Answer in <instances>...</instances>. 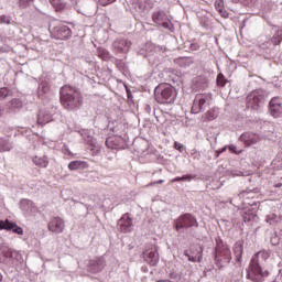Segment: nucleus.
<instances>
[{"label": "nucleus", "mask_w": 282, "mask_h": 282, "mask_svg": "<svg viewBox=\"0 0 282 282\" xmlns=\"http://www.w3.org/2000/svg\"><path fill=\"white\" fill-rule=\"evenodd\" d=\"M59 101L64 109L73 111L83 105V94L78 88L65 85L59 90Z\"/></svg>", "instance_id": "obj_1"}, {"label": "nucleus", "mask_w": 282, "mask_h": 282, "mask_svg": "<svg viewBox=\"0 0 282 282\" xmlns=\"http://www.w3.org/2000/svg\"><path fill=\"white\" fill-rule=\"evenodd\" d=\"M154 97L159 105H173L177 98V91L173 86L165 84L155 89Z\"/></svg>", "instance_id": "obj_2"}, {"label": "nucleus", "mask_w": 282, "mask_h": 282, "mask_svg": "<svg viewBox=\"0 0 282 282\" xmlns=\"http://www.w3.org/2000/svg\"><path fill=\"white\" fill-rule=\"evenodd\" d=\"M267 276H270V272L261 268L257 257H252L247 269V279L253 282H263L265 281Z\"/></svg>", "instance_id": "obj_3"}, {"label": "nucleus", "mask_w": 282, "mask_h": 282, "mask_svg": "<svg viewBox=\"0 0 282 282\" xmlns=\"http://www.w3.org/2000/svg\"><path fill=\"white\" fill-rule=\"evenodd\" d=\"M232 259V253L230 252V248H228L224 243H217L216 253H215V263L217 268H224L228 265Z\"/></svg>", "instance_id": "obj_4"}, {"label": "nucleus", "mask_w": 282, "mask_h": 282, "mask_svg": "<svg viewBox=\"0 0 282 282\" xmlns=\"http://www.w3.org/2000/svg\"><path fill=\"white\" fill-rule=\"evenodd\" d=\"M198 226L197 218L191 214H184L174 221V228L177 231L182 230V228H197Z\"/></svg>", "instance_id": "obj_5"}, {"label": "nucleus", "mask_w": 282, "mask_h": 282, "mask_svg": "<svg viewBox=\"0 0 282 282\" xmlns=\"http://www.w3.org/2000/svg\"><path fill=\"white\" fill-rule=\"evenodd\" d=\"M51 36L57 41H67L72 39V29L65 24H57L51 29Z\"/></svg>", "instance_id": "obj_6"}, {"label": "nucleus", "mask_w": 282, "mask_h": 282, "mask_svg": "<svg viewBox=\"0 0 282 282\" xmlns=\"http://www.w3.org/2000/svg\"><path fill=\"white\" fill-rule=\"evenodd\" d=\"M264 99H265V97L263 96V93H261L259 90H254V91L250 93L247 96L248 109H253L257 111V109H259V107H261Z\"/></svg>", "instance_id": "obj_7"}, {"label": "nucleus", "mask_w": 282, "mask_h": 282, "mask_svg": "<svg viewBox=\"0 0 282 282\" xmlns=\"http://www.w3.org/2000/svg\"><path fill=\"white\" fill-rule=\"evenodd\" d=\"M47 230L54 235H61L65 231V219L59 216H54L47 224Z\"/></svg>", "instance_id": "obj_8"}, {"label": "nucleus", "mask_w": 282, "mask_h": 282, "mask_svg": "<svg viewBox=\"0 0 282 282\" xmlns=\"http://www.w3.org/2000/svg\"><path fill=\"white\" fill-rule=\"evenodd\" d=\"M240 142H243L246 147H252L261 142V135L254 132H245L240 135Z\"/></svg>", "instance_id": "obj_9"}, {"label": "nucleus", "mask_w": 282, "mask_h": 282, "mask_svg": "<svg viewBox=\"0 0 282 282\" xmlns=\"http://www.w3.org/2000/svg\"><path fill=\"white\" fill-rule=\"evenodd\" d=\"M269 111L273 118H281L282 113V104L281 99L273 97L269 102Z\"/></svg>", "instance_id": "obj_10"}, {"label": "nucleus", "mask_w": 282, "mask_h": 282, "mask_svg": "<svg viewBox=\"0 0 282 282\" xmlns=\"http://www.w3.org/2000/svg\"><path fill=\"white\" fill-rule=\"evenodd\" d=\"M208 87V79L204 75H198L192 79V89L194 91H202Z\"/></svg>", "instance_id": "obj_11"}, {"label": "nucleus", "mask_w": 282, "mask_h": 282, "mask_svg": "<svg viewBox=\"0 0 282 282\" xmlns=\"http://www.w3.org/2000/svg\"><path fill=\"white\" fill-rule=\"evenodd\" d=\"M0 230H12L15 235H23V228H21L17 223L7 220H0Z\"/></svg>", "instance_id": "obj_12"}, {"label": "nucleus", "mask_w": 282, "mask_h": 282, "mask_svg": "<svg viewBox=\"0 0 282 282\" xmlns=\"http://www.w3.org/2000/svg\"><path fill=\"white\" fill-rule=\"evenodd\" d=\"M119 230L121 232H131V226H133V220L129 216V214H124L119 220H118Z\"/></svg>", "instance_id": "obj_13"}, {"label": "nucleus", "mask_w": 282, "mask_h": 282, "mask_svg": "<svg viewBox=\"0 0 282 282\" xmlns=\"http://www.w3.org/2000/svg\"><path fill=\"white\" fill-rule=\"evenodd\" d=\"M129 47H131V43L128 40H118L113 42V50L117 54L129 52Z\"/></svg>", "instance_id": "obj_14"}, {"label": "nucleus", "mask_w": 282, "mask_h": 282, "mask_svg": "<svg viewBox=\"0 0 282 282\" xmlns=\"http://www.w3.org/2000/svg\"><path fill=\"white\" fill-rule=\"evenodd\" d=\"M166 19H167L166 13L162 11H156L152 14L153 23H156V25H163V28L169 26V23L164 22L166 21Z\"/></svg>", "instance_id": "obj_15"}, {"label": "nucleus", "mask_w": 282, "mask_h": 282, "mask_svg": "<svg viewBox=\"0 0 282 282\" xmlns=\"http://www.w3.org/2000/svg\"><path fill=\"white\" fill-rule=\"evenodd\" d=\"M144 260L147 261V263H149V265L155 267L160 261V256L155 251H145Z\"/></svg>", "instance_id": "obj_16"}, {"label": "nucleus", "mask_w": 282, "mask_h": 282, "mask_svg": "<svg viewBox=\"0 0 282 282\" xmlns=\"http://www.w3.org/2000/svg\"><path fill=\"white\" fill-rule=\"evenodd\" d=\"M196 256H189L188 254V250H185L184 251V254L187 257L188 261H191L192 263H202V259H203V256L202 253L204 252V248L202 247H198L196 248Z\"/></svg>", "instance_id": "obj_17"}, {"label": "nucleus", "mask_w": 282, "mask_h": 282, "mask_svg": "<svg viewBox=\"0 0 282 282\" xmlns=\"http://www.w3.org/2000/svg\"><path fill=\"white\" fill-rule=\"evenodd\" d=\"M68 169L70 171H78V169L85 170L89 169V164L86 161H72L68 163Z\"/></svg>", "instance_id": "obj_18"}, {"label": "nucleus", "mask_w": 282, "mask_h": 282, "mask_svg": "<svg viewBox=\"0 0 282 282\" xmlns=\"http://www.w3.org/2000/svg\"><path fill=\"white\" fill-rule=\"evenodd\" d=\"M33 163L35 164V166H40V169H47V166L50 165V160L45 155L35 156L33 158Z\"/></svg>", "instance_id": "obj_19"}, {"label": "nucleus", "mask_w": 282, "mask_h": 282, "mask_svg": "<svg viewBox=\"0 0 282 282\" xmlns=\"http://www.w3.org/2000/svg\"><path fill=\"white\" fill-rule=\"evenodd\" d=\"M234 254L236 257V261L241 262V257L243 254V245L236 242L234 246Z\"/></svg>", "instance_id": "obj_20"}, {"label": "nucleus", "mask_w": 282, "mask_h": 282, "mask_svg": "<svg viewBox=\"0 0 282 282\" xmlns=\"http://www.w3.org/2000/svg\"><path fill=\"white\" fill-rule=\"evenodd\" d=\"M50 3L56 12H63L67 8V4L61 0H50Z\"/></svg>", "instance_id": "obj_21"}, {"label": "nucleus", "mask_w": 282, "mask_h": 282, "mask_svg": "<svg viewBox=\"0 0 282 282\" xmlns=\"http://www.w3.org/2000/svg\"><path fill=\"white\" fill-rule=\"evenodd\" d=\"M12 151V143L3 138H0V152Z\"/></svg>", "instance_id": "obj_22"}, {"label": "nucleus", "mask_w": 282, "mask_h": 282, "mask_svg": "<svg viewBox=\"0 0 282 282\" xmlns=\"http://www.w3.org/2000/svg\"><path fill=\"white\" fill-rule=\"evenodd\" d=\"M217 118V110L215 108L209 109L205 115H204V120L207 122H210Z\"/></svg>", "instance_id": "obj_23"}, {"label": "nucleus", "mask_w": 282, "mask_h": 282, "mask_svg": "<svg viewBox=\"0 0 282 282\" xmlns=\"http://www.w3.org/2000/svg\"><path fill=\"white\" fill-rule=\"evenodd\" d=\"M50 90H51L50 83L42 82L39 88V96H45V94H47Z\"/></svg>", "instance_id": "obj_24"}, {"label": "nucleus", "mask_w": 282, "mask_h": 282, "mask_svg": "<svg viewBox=\"0 0 282 282\" xmlns=\"http://www.w3.org/2000/svg\"><path fill=\"white\" fill-rule=\"evenodd\" d=\"M117 140H118V138H116V137H109L106 140V147H108V149H118Z\"/></svg>", "instance_id": "obj_25"}, {"label": "nucleus", "mask_w": 282, "mask_h": 282, "mask_svg": "<svg viewBox=\"0 0 282 282\" xmlns=\"http://www.w3.org/2000/svg\"><path fill=\"white\" fill-rule=\"evenodd\" d=\"M253 257H256V260L258 261V263H259V258H261L262 261H268V259H270V252L262 250L253 254Z\"/></svg>", "instance_id": "obj_26"}, {"label": "nucleus", "mask_w": 282, "mask_h": 282, "mask_svg": "<svg viewBox=\"0 0 282 282\" xmlns=\"http://www.w3.org/2000/svg\"><path fill=\"white\" fill-rule=\"evenodd\" d=\"M199 102L200 100L197 99V95H196L192 106V113H199L202 111V107L199 106Z\"/></svg>", "instance_id": "obj_27"}, {"label": "nucleus", "mask_w": 282, "mask_h": 282, "mask_svg": "<svg viewBox=\"0 0 282 282\" xmlns=\"http://www.w3.org/2000/svg\"><path fill=\"white\" fill-rule=\"evenodd\" d=\"M0 253L3 254L4 259H9V257H12V249L8 246H2L0 247Z\"/></svg>", "instance_id": "obj_28"}, {"label": "nucleus", "mask_w": 282, "mask_h": 282, "mask_svg": "<svg viewBox=\"0 0 282 282\" xmlns=\"http://www.w3.org/2000/svg\"><path fill=\"white\" fill-rule=\"evenodd\" d=\"M282 41V31H278L271 39L273 45H281Z\"/></svg>", "instance_id": "obj_29"}, {"label": "nucleus", "mask_w": 282, "mask_h": 282, "mask_svg": "<svg viewBox=\"0 0 282 282\" xmlns=\"http://www.w3.org/2000/svg\"><path fill=\"white\" fill-rule=\"evenodd\" d=\"M216 83H217L218 87H226V83H228V79H226L224 74L219 73L217 75Z\"/></svg>", "instance_id": "obj_30"}, {"label": "nucleus", "mask_w": 282, "mask_h": 282, "mask_svg": "<svg viewBox=\"0 0 282 282\" xmlns=\"http://www.w3.org/2000/svg\"><path fill=\"white\" fill-rule=\"evenodd\" d=\"M196 98H197V100H200V102H198V105H199L200 109H203L204 105H206V101L208 100V96L198 94V95H196Z\"/></svg>", "instance_id": "obj_31"}, {"label": "nucleus", "mask_w": 282, "mask_h": 282, "mask_svg": "<svg viewBox=\"0 0 282 282\" xmlns=\"http://www.w3.org/2000/svg\"><path fill=\"white\" fill-rule=\"evenodd\" d=\"M10 96V89L7 87L0 88V100H6Z\"/></svg>", "instance_id": "obj_32"}, {"label": "nucleus", "mask_w": 282, "mask_h": 282, "mask_svg": "<svg viewBox=\"0 0 282 282\" xmlns=\"http://www.w3.org/2000/svg\"><path fill=\"white\" fill-rule=\"evenodd\" d=\"M215 8L218 12H224V0H216Z\"/></svg>", "instance_id": "obj_33"}, {"label": "nucleus", "mask_w": 282, "mask_h": 282, "mask_svg": "<svg viewBox=\"0 0 282 282\" xmlns=\"http://www.w3.org/2000/svg\"><path fill=\"white\" fill-rule=\"evenodd\" d=\"M31 3H34V0H19L20 8H28Z\"/></svg>", "instance_id": "obj_34"}, {"label": "nucleus", "mask_w": 282, "mask_h": 282, "mask_svg": "<svg viewBox=\"0 0 282 282\" xmlns=\"http://www.w3.org/2000/svg\"><path fill=\"white\" fill-rule=\"evenodd\" d=\"M174 149H176V151H180V153H182L184 151V144L175 141L174 142Z\"/></svg>", "instance_id": "obj_35"}, {"label": "nucleus", "mask_w": 282, "mask_h": 282, "mask_svg": "<svg viewBox=\"0 0 282 282\" xmlns=\"http://www.w3.org/2000/svg\"><path fill=\"white\" fill-rule=\"evenodd\" d=\"M37 122H40V124H45L46 122H52V116H47L46 119H44L43 121H41V117H39Z\"/></svg>", "instance_id": "obj_36"}, {"label": "nucleus", "mask_w": 282, "mask_h": 282, "mask_svg": "<svg viewBox=\"0 0 282 282\" xmlns=\"http://www.w3.org/2000/svg\"><path fill=\"white\" fill-rule=\"evenodd\" d=\"M116 2V0H99L100 6H110V3Z\"/></svg>", "instance_id": "obj_37"}, {"label": "nucleus", "mask_w": 282, "mask_h": 282, "mask_svg": "<svg viewBox=\"0 0 282 282\" xmlns=\"http://www.w3.org/2000/svg\"><path fill=\"white\" fill-rule=\"evenodd\" d=\"M193 175L186 174L182 176V182H192Z\"/></svg>", "instance_id": "obj_38"}, {"label": "nucleus", "mask_w": 282, "mask_h": 282, "mask_svg": "<svg viewBox=\"0 0 282 282\" xmlns=\"http://www.w3.org/2000/svg\"><path fill=\"white\" fill-rule=\"evenodd\" d=\"M0 23L10 24V19H8L6 15H0Z\"/></svg>", "instance_id": "obj_39"}, {"label": "nucleus", "mask_w": 282, "mask_h": 282, "mask_svg": "<svg viewBox=\"0 0 282 282\" xmlns=\"http://www.w3.org/2000/svg\"><path fill=\"white\" fill-rule=\"evenodd\" d=\"M107 56H109V53L107 51L102 50V51L99 52V57L100 58H107Z\"/></svg>", "instance_id": "obj_40"}, {"label": "nucleus", "mask_w": 282, "mask_h": 282, "mask_svg": "<svg viewBox=\"0 0 282 282\" xmlns=\"http://www.w3.org/2000/svg\"><path fill=\"white\" fill-rule=\"evenodd\" d=\"M11 105L14 107V105L17 106V107H20L21 106V101L19 100V99H12L11 100Z\"/></svg>", "instance_id": "obj_41"}, {"label": "nucleus", "mask_w": 282, "mask_h": 282, "mask_svg": "<svg viewBox=\"0 0 282 282\" xmlns=\"http://www.w3.org/2000/svg\"><path fill=\"white\" fill-rule=\"evenodd\" d=\"M155 184H164V180H159V181H156V182H152V183H150V184L147 185V186H155Z\"/></svg>", "instance_id": "obj_42"}, {"label": "nucleus", "mask_w": 282, "mask_h": 282, "mask_svg": "<svg viewBox=\"0 0 282 282\" xmlns=\"http://www.w3.org/2000/svg\"><path fill=\"white\" fill-rule=\"evenodd\" d=\"M228 149H229V151H231V153H237V147L229 145Z\"/></svg>", "instance_id": "obj_43"}, {"label": "nucleus", "mask_w": 282, "mask_h": 282, "mask_svg": "<svg viewBox=\"0 0 282 282\" xmlns=\"http://www.w3.org/2000/svg\"><path fill=\"white\" fill-rule=\"evenodd\" d=\"M175 182H182V176H177L175 178L172 180V183H175Z\"/></svg>", "instance_id": "obj_44"}, {"label": "nucleus", "mask_w": 282, "mask_h": 282, "mask_svg": "<svg viewBox=\"0 0 282 282\" xmlns=\"http://www.w3.org/2000/svg\"><path fill=\"white\" fill-rule=\"evenodd\" d=\"M281 186H282V183L275 184V188H281Z\"/></svg>", "instance_id": "obj_45"}, {"label": "nucleus", "mask_w": 282, "mask_h": 282, "mask_svg": "<svg viewBox=\"0 0 282 282\" xmlns=\"http://www.w3.org/2000/svg\"><path fill=\"white\" fill-rule=\"evenodd\" d=\"M3 116V109L0 107V117Z\"/></svg>", "instance_id": "obj_46"}, {"label": "nucleus", "mask_w": 282, "mask_h": 282, "mask_svg": "<svg viewBox=\"0 0 282 282\" xmlns=\"http://www.w3.org/2000/svg\"><path fill=\"white\" fill-rule=\"evenodd\" d=\"M226 151V148H223L219 153H224Z\"/></svg>", "instance_id": "obj_47"}, {"label": "nucleus", "mask_w": 282, "mask_h": 282, "mask_svg": "<svg viewBox=\"0 0 282 282\" xmlns=\"http://www.w3.org/2000/svg\"><path fill=\"white\" fill-rule=\"evenodd\" d=\"M0 281H3V275H1V273H0Z\"/></svg>", "instance_id": "obj_48"}, {"label": "nucleus", "mask_w": 282, "mask_h": 282, "mask_svg": "<svg viewBox=\"0 0 282 282\" xmlns=\"http://www.w3.org/2000/svg\"><path fill=\"white\" fill-rule=\"evenodd\" d=\"M68 155H72V156H74V154H73L72 152H69V150H68Z\"/></svg>", "instance_id": "obj_49"}]
</instances>
